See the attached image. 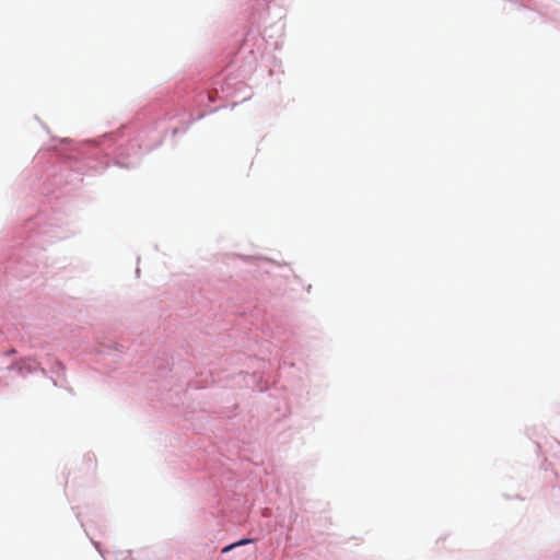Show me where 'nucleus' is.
Masks as SVG:
<instances>
[{
  "label": "nucleus",
  "instance_id": "1",
  "mask_svg": "<svg viewBox=\"0 0 560 560\" xmlns=\"http://www.w3.org/2000/svg\"><path fill=\"white\" fill-rule=\"evenodd\" d=\"M249 542H252V540H250V539H242V540H240V541H237V542H234V544H231V545H229V546L224 547V548L222 549V552H223V553H224V552H228V551L232 550V549H233V548H235V547L243 546V545H246V544H249Z\"/></svg>",
  "mask_w": 560,
  "mask_h": 560
}]
</instances>
